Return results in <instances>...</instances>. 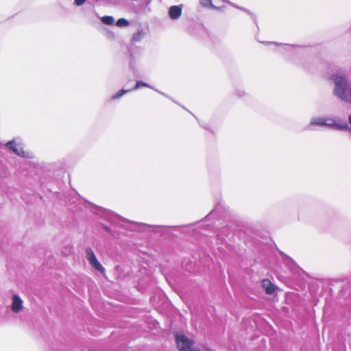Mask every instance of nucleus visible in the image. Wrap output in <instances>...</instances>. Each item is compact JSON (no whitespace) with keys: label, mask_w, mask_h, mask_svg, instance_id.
<instances>
[{"label":"nucleus","mask_w":351,"mask_h":351,"mask_svg":"<svg viewBox=\"0 0 351 351\" xmlns=\"http://www.w3.org/2000/svg\"><path fill=\"white\" fill-rule=\"evenodd\" d=\"M335 83L333 93L344 101L351 102V84L344 75H332L330 77Z\"/></svg>","instance_id":"nucleus-1"},{"label":"nucleus","mask_w":351,"mask_h":351,"mask_svg":"<svg viewBox=\"0 0 351 351\" xmlns=\"http://www.w3.org/2000/svg\"><path fill=\"white\" fill-rule=\"evenodd\" d=\"M311 125H326L337 130H347L348 125L347 122L341 120H335L332 118L316 117L311 121Z\"/></svg>","instance_id":"nucleus-2"},{"label":"nucleus","mask_w":351,"mask_h":351,"mask_svg":"<svg viewBox=\"0 0 351 351\" xmlns=\"http://www.w3.org/2000/svg\"><path fill=\"white\" fill-rule=\"evenodd\" d=\"M176 342L177 347L180 351H200L197 348H193L194 341L189 339L184 335H176Z\"/></svg>","instance_id":"nucleus-3"},{"label":"nucleus","mask_w":351,"mask_h":351,"mask_svg":"<svg viewBox=\"0 0 351 351\" xmlns=\"http://www.w3.org/2000/svg\"><path fill=\"white\" fill-rule=\"evenodd\" d=\"M87 254V258L90 263V264L97 271L104 273V268L100 264V263L97 259L94 252L90 247H88L86 250Z\"/></svg>","instance_id":"nucleus-4"},{"label":"nucleus","mask_w":351,"mask_h":351,"mask_svg":"<svg viewBox=\"0 0 351 351\" xmlns=\"http://www.w3.org/2000/svg\"><path fill=\"white\" fill-rule=\"evenodd\" d=\"M6 147L16 155L21 157H27L28 153L25 152L20 144H16L13 141H8Z\"/></svg>","instance_id":"nucleus-5"},{"label":"nucleus","mask_w":351,"mask_h":351,"mask_svg":"<svg viewBox=\"0 0 351 351\" xmlns=\"http://www.w3.org/2000/svg\"><path fill=\"white\" fill-rule=\"evenodd\" d=\"M262 286L264 288L265 293L268 295L273 294L276 289V286L273 285L269 279L263 280Z\"/></svg>","instance_id":"nucleus-6"},{"label":"nucleus","mask_w":351,"mask_h":351,"mask_svg":"<svg viewBox=\"0 0 351 351\" xmlns=\"http://www.w3.org/2000/svg\"><path fill=\"white\" fill-rule=\"evenodd\" d=\"M22 300L17 295H14L12 296V310L14 313H18L22 309Z\"/></svg>","instance_id":"nucleus-7"},{"label":"nucleus","mask_w":351,"mask_h":351,"mask_svg":"<svg viewBox=\"0 0 351 351\" xmlns=\"http://www.w3.org/2000/svg\"><path fill=\"white\" fill-rule=\"evenodd\" d=\"M169 14L172 19H178L182 14V8L178 5H173L169 8Z\"/></svg>","instance_id":"nucleus-8"},{"label":"nucleus","mask_w":351,"mask_h":351,"mask_svg":"<svg viewBox=\"0 0 351 351\" xmlns=\"http://www.w3.org/2000/svg\"><path fill=\"white\" fill-rule=\"evenodd\" d=\"M101 21L106 25H112L114 23V19L110 16H105L101 18Z\"/></svg>","instance_id":"nucleus-9"},{"label":"nucleus","mask_w":351,"mask_h":351,"mask_svg":"<svg viewBox=\"0 0 351 351\" xmlns=\"http://www.w3.org/2000/svg\"><path fill=\"white\" fill-rule=\"evenodd\" d=\"M213 1L214 0H201V3L203 6L206 7V8H216L217 7L215 6L213 4Z\"/></svg>","instance_id":"nucleus-10"},{"label":"nucleus","mask_w":351,"mask_h":351,"mask_svg":"<svg viewBox=\"0 0 351 351\" xmlns=\"http://www.w3.org/2000/svg\"><path fill=\"white\" fill-rule=\"evenodd\" d=\"M116 24L119 27H123L128 26L129 25V22L126 19L121 18L117 20Z\"/></svg>","instance_id":"nucleus-11"},{"label":"nucleus","mask_w":351,"mask_h":351,"mask_svg":"<svg viewBox=\"0 0 351 351\" xmlns=\"http://www.w3.org/2000/svg\"><path fill=\"white\" fill-rule=\"evenodd\" d=\"M130 90H124V89L120 90L115 95H114L112 96V99H118V98L121 97L122 95H123L125 93H126Z\"/></svg>","instance_id":"nucleus-12"},{"label":"nucleus","mask_w":351,"mask_h":351,"mask_svg":"<svg viewBox=\"0 0 351 351\" xmlns=\"http://www.w3.org/2000/svg\"><path fill=\"white\" fill-rule=\"evenodd\" d=\"M147 87L148 86V84L145 82H143L142 81H137L136 83V85L134 87L133 90H136L141 87Z\"/></svg>","instance_id":"nucleus-13"},{"label":"nucleus","mask_w":351,"mask_h":351,"mask_svg":"<svg viewBox=\"0 0 351 351\" xmlns=\"http://www.w3.org/2000/svg\"><path fill=\"white\" fill-rule=\"evenodd\" d=\"M86 0H75V3L77 5H82L85 3Z\"/></svg>","instance_id":"nucleus-14"}]
</instances>
